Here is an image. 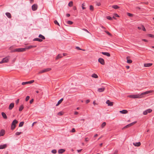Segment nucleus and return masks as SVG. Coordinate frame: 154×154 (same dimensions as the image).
<instances>
[{
	"label": "nucleus",
	"instance_id": "61",
	"mask_svg": "<svg viewBox=\"0 0 154 154\" xmlns=\"http://www.w3.org/2000/svg\"><path fill=\"white\" fill-rule=\"evenodd\" d=\"M130 126L129 125V124L127 125H126V126H125V127H124V128H127L128 127H129Z\"/></svg>",
	"mask_w": 154,
	"mask_h": 154
},
{
	"label": "nucleus",
	"instance_id": "49",
	"mask_svg": "<svg viewBox=\"0 0 154 154\" xmlns=\"http://www.w3.org/2000/svg\"><path fill=\"white\" fill-rule=\"evenodd\" d=\"M29 99V96H27L26 97V101H27Z\"/></svg>",
	"mask_w": 154,
	"mask_h": 154
},
{
	"label": "nucleus",
	"instance_id": "25",
	"mask_svg": "<svg viewBox=\"0 0 154 154\" xmlns=\"http://www.w3.org/2000/svg\"><path fill=\"white\" fill-rule=\"evenodd\" d=\"M38 37L40 39H42V40L45 39V36L42 34H39L38 35Z\"/></svg>",
	"mask_w": 154,
	"mask_h": 154
},
{
	"label": "nucleus",
	"instance_id": "64",
	"mask_svg": "<svg viewBox=\"0 0 154 154\" xmlns=\"http://www.w3.org/2000/svg\"><path fill=\"white\" fill-rule=\"evenodd\" d=\"M101 27L102 28V29H106V28L104 27L103 26H101Z\"/></svg>",
	"mask_w": 154,
	"mask_h": 154
},
{
	"label": "nucleus",
	"instance_id": "51",
	"mask_svg": "<svg viewBox=\"0 0 154 154\" xmlns=\"http://www.w3.org/2000/svg\"><path fill=\"white\" fill-rule=\"evenodd\" d=\"M19 99H17L16 100V104H17L18 103H19Z\"/></svg>",
	"mask_w": 154,
	"mask_h": 154
},
{
	"label": "nucleus",
	"instance_id": "38",
	"mask_svg": "<svg viewBox=\"0 0 154 154\" xmlns=\"http://www.w3.org/2000/svg\"><path fill=\"white\" fill-rule=\"evenodd\" d=\"M148 36L151 38H154V35L152 34H148Z\"/></svg>",
	"mask_w": 154,
	"mask_h": 154
},
{
	"label": "nucleus",
	"instance_id": "35",
	"mask_svg": "<svg viewBox=\"0 0 154 154\" xmlns=\"http://www.w3.org/2000/svg\"><path fill=\"white\" fill-rule=\"evenodd\" d=\"M54 23L55 24L57 25L60 26V24H59V23H58V22H57V20H55L54 21Z\"/></svg>",
	"mask_w": 154,
	"mask_h": 154
},
{
	"label": "nucleus",
	"instance_id": "8",
	"mask_svg": "<svg viewBox=\"0 0 154 154\" xmlns=\"http://www.w3.org/2000/svg\"><path fill=\"white\" fill-rule=\"evenodd\" d=\"M108 106H112L113 105V102H110L109 100H107L106 102Z\"/></svg>",
	"mask_w": 154,
	"mask_h": 154
},
{
	"label": "nucleus",
	"instance_id": "6",
	"mask_svg": "<svg viewBox=\"0 0 154 154\" xmlns=\"http://www.w3.org/2000/svg\"><path fill=\"white\" fill-rule=\"evenodd\" d=\"M38 6L36 4H34L32 6V9L33 11H35L37 10Z\"/></svg>",
	"mask_w": 154,
	"mask_h": 154
},
{
	"label": "nucleus",
	"instance_id": "62",
	"mask_svg": "<svg viewBox=\"0 0 154 154\" xmlns=\"http://www.w3.org/2000/svg\"><path fill=\"white\" fill-rule=\"evenodd\" d=\"M136 123V122H133L131 123V125H133L134 124Z\"/></svg>",
	"mask_w": 154,
	"mask_h": 154
},
{
	"label": "nucleus",
	"instance_id": "24",
	"mask_svg": "<svg viewBox=\"0 0 154 154\" xmlns=\"http://www.w3.org/2000/svg\"><path fill=\"white\" fill-rule=\"evenodd\" d=\"M2 117L4 119H6L7 118V116L5 113L4 112H2Z\"/></svg>",
	"mask_w": 154,
	"mask_h": 154
},
{
	"label": "nucleus",
	"instance_id": "50",
	"mask_svg": "<svg viewBox=\"0 0 154 154\" xmlns=\"http://www.w3.org/2000/svg\"><path fill=\"white\" fill-rule=\"evenodd\" d=\"M82 30H83L87 32L88 33H91L90 32H89V31L86 29H82Z\"/></svg>",
	"mask_w": 154,
	"mask_h": 154
},
{
	"label": "nucleus",
	"instance_id": "44",
	"mask_svg": "<svg viewBox=\"0 0 154 154\" xmlns=\"http://www.w3.org/2000/svg\"><path fill=\"white\" fill-rule=\"evenodd\" d=\"M63 114V113L62 112H60L58 113V115L60 116H61Z\"/></svg>",
	"mask_w": 154,
	"mask_h": 154
},
{
	"label": "nucleus",
	"instance_id": "2",
	"mask_svg": "<svg viewBox=\"0 0 154 154\" xmlns=\"http://www.w3.org/2000/svg\"><path fill=\"white\" fill-rule=\"evenodd\" d=\"M18 122V121L16 119H14L11 125V130H13L15 128L16 126V124H17Z\"/></svg>",
	"mask_w": 154,
	"mask_h": 154
},
{
	"label": "nucleus",
	"instance_id": "11",
	"mask_svg": "<svg viewBox=\"0 0 154 154\" xmlns=\"http://www.w3.org/2000/svg\"><path fill=\"white\" fill-rule=\"evenodd\" d=\"M65 151V149H59L58 150V153L59 154H62Z\"/></svg>",
	"mask_w": 154,
	"mask_h": 154
},
{
	"label": "nucleus",
	"instance_id": "31",
	"mask_svg": "<svg viewBox=\"0 0 154 154\" xmlns=\"http://www.w3.org/2000/svg\"><path fill=\"white\" fill-rule=\"evenodd\" d=\"M66 23L69 25H71L73 23V22L71 21L68 20L66 22Z\"/></svg>",
	"mask_w": 154,
	"mask_h": 154
},
{
	"label": "nucleus",
	"instance_id": "9",
	"mask_svg": "<svg viewBox=\"0 0 154 154\" xmlns=\"http://www.w3.org/2000/svg\"><path fill=\"white\" fill-rule=\"evenodd\" d=\"M98 62L102 65H104L105 64L104 60L103 58H99L98 59Z\"/></svg>",
	"mask_w": 154,
	"mask_h": 154
},
{
	"label": "nucleus",
	"instance_id": "52",
	"mask_svg": "<svg viewBox=\"0 0 154 154\" xmlns=\"http://www.w3.org/2000/svg\"><path fill=\"white\" fill-rule=\"evenodd\" d=\"M34 99H32L29 102V103H30L31 104L32 103V102H33Z\"/></svg>",
	"mask_w": 154,
	"mask_h": 154
},
{
	"label": "nucleus",
	"instance_id": "1",
	"mask_svg": "<svg viewBox=\"0 0 154 154\" xmlns=\"http://www.w3.org/2000/svg\"><path fill=\"white\" fill-rule=\"evenodd\" d=\"M128 97L132 98H141V95L140 94H131L130 95L128 96Z\"/></svg>",
	"mask_w": 154,
	"mask_h": 154
},
{
	"label": "nucleus",
	"instance_id": "13",
	"mask_svg": "<svg viewBox=\"0 0 154 154\" xmlns=\"http://www.w3.org/2000/svg\"><path fill=\"white\" fill-rule=\"evenodd\" d=\"M14 103H11L10 104L9 107V109L10 110L11 109L14 107Z\"/></svg>",
	"mask_w": 154,
	"mask_h": 154
},
{
	"label": "nucleus",
	"instance_id": "40",
	"mask_svg": "<svg viewBox=\"0 0 154 154\" xmlns=\"http://www.w3.org/2000/svg\"><path fill=\"white\" fill-rule=\"evenodd\" d=\"M104 32L109 36H111V34L108 31H105Z\"/></svg>",
	"mask_w": 154,
	"mask_h": 154
},
{
	"label": "nucleus",
	"instance_id": "48",
	"mask_svg": "<svg viewBox=\"0 0 154 154\" xmlns=\"http://www.w3.org/2000/svg\"><path fill=\"white\" fill-rule=\"evenodd\" d=\"M75 131V129L74 128H72L71 131V132H72V133H73V132H74Z\"/></svg>",
	"mask_w": 154,
	"mask_h": 154
},
{
	"label": "nucleus",
	"instance_id": "46",
	"mask_svg": "<svg viewBox=\"0 0 154 154\" xmlns=\"http://www.w3.org/2000/svg\"><path fill=\"white\" fill-rule=\"evenodd\" d=\"M21 133V132H17L15 133V135H19Z\"/></svg>",
	"mask_w": 154,
	"mask_h": 154
},
{
	"label": "nucleus",
	"instance_id": "42",
	"mask_svg": "<svg viewBox=\"0 0 154 154\" xmlns=\"http://www.w3.org/2000/svg\"><path fill=\"white\" fill-rule=\"evenodd\" d=\"M85 6V3H84L82 4V8L83 10L85 9V8L84 7Z\"/></svg>",
	"mask_w": 154,
	"mask_h": 154
},
{
	"label": "nucleus",
	"instance_id": "7",
	"mask_svg": "<svg viewBox=\"0 0 154 154\" xmlns=\"http://www.w3.org/2000/svg\"><path fill=\"white\" fill-rule=\"evenodd\" d=\"M34 81L33 80H32L28 82H23L22 83V84L23 85L28 84H31L33 83L34 82Z\"/></svg>",
	"mask_w": 154,
	"mask_h": 154
},
{
	"label": "nucleus",
	"instance_id": "53",
	"mask_svg": "<svg viewBox=\"0 0 154 154\" xmlns=\"http://www.w3.org/2000/svg\"><path fill=\"white\" fill-rule=\"evenodd\" d=\"M76 48L78 50H82L79 47H76Z\"/></svg>",
	"mask_w": 154,
	"mask_h": 154
},
{
	"label": "nucleus",
	"instance_id": "57",
	"mask_svg": "<svg viewBox=\"0 0 154 154\" xmlns=\"http://www.w3.org/2000/svg\"><path fill=\"white\" fill-rule=\"evenodd\" d=\"M4 60H2L0 62V64L2 63H4Z\"/></svg>",
	"mask_w": 154,
	"mask_h": 154
},
{
	"label": "nucleus",
	"instance_id": "29",
	"mask_svg": "<svg viewBox=\"0 0 154 154\" xmlns=\"http://www.w3.org/2000/svg\"><path fill=\"white\" fill-rule=\"evenodd\" d=\"M112 7L115 9H118L119 8V7L117 5H115L112 6Z\"/></svg>",
	"mask_w": 154,
	"mask_h": 154
},
{
	"label": "nucleus",
	"instance_id": "10",
	"mask_svg": "<svg viewBox=\"0 0 154 154\" xmlns=\"http://www.w3.org/2000/svg\"><path fill=\"white\" fill-rule=\"evenodd\" d=\"M151 92H152V91H146V92L141 93V94H140V95H141V97H142V96L144 95L145 94H148L149 93H150Z\"/></svg>",
	"mask_w": 154,
	"mask_h": 154
},
{
	"label": "nucleus",
	"instance_id": "54",
	"mask_svg": "<svg viewBox=\"0 0 154 154\" xmlns=\"http://www.w3.org/2000/svg\"><path fill=\"white\" fill-rule=\"evenodd\" d=\"M90 100H86V103H89L90 102Z\"/></svg>",
	"mask_w": 154,
	"mask_h": 154
},
{
	"label": "nucleus",
	"instance_id": "60",
	"mask_svg": "<svg viewBox=\"0 0 154 154\" xmlns=\"http://www.w3.org/2000/svg\"><path fill=\"white\" fill-rule=\"evenodd\" d=\"M66 16L68 17H69L70 16V14H66Z\"/></svg>",
	"mask_w": 154,
	"mask_h": 154
},
{
	"label": "nucleus",
	"instance_id": "3",
	"mask_svg": "<svg viewBox=\"0 0 154 154\" xmlns=\"http://www.w3.org/2000/svg\"><path fill=\"white\" fill-rule=\"evenodd\" d=\"M25 51H26V48H16V49H14L13 51V52H20Z\"/></svg>",
	"mask_w": 154,
	"mask_h": 154
},
{
	"label": "nucleus",
	"instance_id": "26",
	"mask_svg": "<svg viewBox=\"0 0 154 154\" xmlns=\"http://www.w3.org/2000/svg\"><path fill=\"white\" fill-rule=\"evenodd\" d=\"M63 57V56L62 54H59L57 56V57H56V60L58 59L59 58H60Z\"/></svg>",
	"mask_w": 154,
	"mask_h": 154
},
{
	"label": "nucleus",
	"instance_id": "37",
	"mask_svg": "<svg viewBox=\"0 0 154 154\" xmlns=\"http://www.w3.org/2000/svg\"><path fill=\"white\" fill-rule=\"evenodd\" d=\"M57 152V150L55 149L52 150L51 151V152L53 154H56Z\"/></svg>",
	"mask_w": 154,
	"mask_h": 154
},
{
	"label": "nucleus",
	"instance_id": "21",
	"mask_svg": "<svg viewBox=\"0 0 154 154\" xmlns=\"http://www.w3.org/2000/svg\"><path fill=\"white\" fill-rule=\"evenodd\" d=\"M33 41H37L41 42L42 41V39L38 38H35L33 39Z\"/></svg>",
	"mask_w": 154,
	"mask_h": 154
},
{
	"label": "nucleus",
	"instance_id": "23",
	"mask_svg": "<svg viewBox=\"0 0 154 154\" xmlns=\"http://www.w3.org/2000/svg\"><path fill=\"white\" fill-rule=\"evenodd\" d=\"M63 100V98H62L60 100H59L58 101L57 104H56V106H57L59 105L61 103V102H62V101Z\"/></svg>",
	"mask_w": 154,
	"mask_h": 154
},
{
	"label": "nucleus",
	"instance_id": "34",
	"mask_svg": "<svg viewBox=\"0 0 154 154\" xmlns=\"http://www.w3.org/2000/svg\"><path fill=\"white\" fill-rule=\"evenodd\" d=\"M106 123L105 122H103L101 125V127L102 128H103L106 125Z\"/></svg>",
	"mask_w": 154,
	"mask_h": 154
},
{
	"label": "nucleus",
	"instance_id": "15",
	"mask_svg": "<svg viewBox=\"0 0 154 154\" xmlns=\"http://www.w3.org/2000/svg\"><path fill=\"white\" fill-rule=\"evenodd\" d=\"M5 134V131L3 129L1 130L0 132V136H2L4 135Z\"/></svg>",
	"mask_w": 154,
	"mask_h": 154
},
{
	"label": "nucleus",
	"instance_id": "5",
	"mask_svg": "<svg viewBox=\"0 0 154 154\" xmlns=\"http://www.w3.org/2000/svg\"><path fill=\"white\" fill-rule=\"evenodd\" d=\"M152 111V109H149L144 111L143 112V114L144 115H147L148 113H150Z\"/></svg>",
	"mask_w": 154,
	"mask_h": 154
},
{
	"label": "nucleus",
	"instance_id": "14",
	"mask_svg": "<svg viewBox=\"0 0 154 154\" xmlns=\"http://www.w3.org/2000/svg\"><path fill=\"white\" fill-rule=\"evenodd\" d=\"M101 53L107 56L108 57H110V54L108 52H102Z\"/></svg>",
	"mask_w": 154,
	"mask_h": 154
},
{
	"label": "nucleus",
	"instance_id": "47",
	"mask_svg": "<svg viewBox=\"0 0 154 154\" xmlns=\"http://www.w3.org/2000/svg\"><path fill=\"white\" fill-rule=\"evenodd\" d=\"M142 29L143 31H146V29L145 28L144 26L143 25L142 26Z\"/></svg>",
	"mask_w": 154,
	"mask_h": 154
},
{
	"label": "nucleus",
	"instance_id": "33",
	"mask_svg": "<svg viewBox=\"0 0 154 154\" xmlns=\"http://www.w3.org/2000/svg\"><path fill=\"white\" fill-rule=\"evenodd\" d=\"M73 5V2L72 1H70L69 2L68 4V6L69 7H71Z\"/></svg>",
	"mask_w": 154,
	"mask_h": 154
},
{
	"label": "nucleus",
	"instance_id": "22",
	"mask_svg": "<svg viewBox=\"0 0 154 154\" xmlns=\"http://www.w3.org/2000/svg\"><path fill=\"white\" fill-rule=\"evenodd\" d=\"M5 15L9 18H11V14L9 12H6L5 13Z\"/></svg>",
	"mask_w": 154,
	"mask_h": 154
},
{
	"label": "nucleus",
	"instance_id": "55",
	"mask_svg": "<svg viewBox=\"0 0 154 154\" xmlns=\"http://www.w3.org/2000/svg\"><path fill=\"white\" fill-rule=\"evenodd\" d=\"M101 4L100 3V2H97V4H96V5H97L98 6H99Z\"/></svg>",
	"mask_w": 154,
	"mask_h": 154
},
{
	"label": "nucleus",
	"instance_id": "39",
	"mask_svg": "<svg viewBox=\"0 0 154 154\" xmlns=\"http://www.w3.org/2000/svg\"><path fill=\"white\" fill-rule=\"evenodd\" d=\"M106 18L107 19L110 20H112V18L111 17L109 16H107Z\"/></svg>",
	"mask_w": 154,
	"mask_h": 154
},
{
	"label": "nucleus",
	"instance_id": "16",
	"mask_svg": "<svg viewBox=\"0 0 154 154\" xmlns=\"http://www.w3.org/2000/svg\"><path fill=\"white\" fill-rule=\"evenodd\" d=\"M119 112L122 114H125L127 113L128 112V111L127 110L123 109L122 110L120 111Z\"/></svg>",
	"mask_w": 154,
	"mask_h": 154
},
{
	"label": "nucleus",
	"instance_id": "20",
	"mask_svg": "<svg viewBox=\"0 0 154 154\" xmlns=\"http://www.w3.org/2000/svg\"><path fill=\"white\" fill-rule=\"evenodd\" d=\"M36 46H32V45H29V46H27L25 48H26V49H31L32 48L35 47Z\"/></svg>",
	"mask_w": 154,
	"mask_h": 154
},
{
	"label": "nucleus",
	"instance_id": "19",
	"mask_svg": "<svg viewBox=\"0 0 154 154\" xmlns=\"http://www.w3.org/2000/svg\"><path fill=\"white\" fill-rule=\"evenodd\" d=\"M105 89V88L104 87L100 88H99L98 89V91L100 92H102L104 91Z\"/></svg>",
	"mask_w": 154,
	"mask_h": 154
},
{
	"label": "nucleus",
	"instance_id": "63",
	"mask_svg": "<svg viewBox=\"0 0 154 154\" xmlns=\"http://www.w3.org/2000/svg\"><path fill=\"white\" fill-rule=\"evenodd\" d=\"M78 114V112H74V114L75 115H77Z\"/></svg>",
	"mask_w": 154,
	"mask_h": 154
},
{
	"label": "nucleus",
	"instance_id": "28",
	"mask_svg": "<svg viewBox=\"0 0 154 154\" xmlns=\"http://www.w3.org/2000/svg\"><path fill=\"white\" fill-rule=\"evenodd\" d=\"M91 76L92 77L95 78H97L98 77V75L95 73L91 75Z\"/></svg>",
	"mask_w": 154,
	"mask_h": 154
},
{
	"label": "nucleus",
	"instance_id": "45",
	"mask_svg": "<svg viewBox=\"0 0 154 154\" xmlns=\"http://www.w3.org/2000/svg\"><path fill=\"white\" fill-rule=\"evenodd\" d=\"M118 152V151L117 149H116L115 150L113 154H117Z\"/></svg>",
	"mask_w": 154,
	"mask_h": 154
},
{
	"label": "nucleus",
	"instance_id": "30",
	"mask_svg": "<svg viewBox=\"0 0 154 154\" xmlns=\"http://www.w3.org/2000/svg\"><path fill=\"white\" fill-rule=\"evenodd\" d=\"M24 107L23 105H21L19 107V110L20 111H21L23 109Z\"/></svg>",
	"mask_w": 154,
	"mask_h": 154
},
{
	"label": "nucleus",
	"instance_id": "17",
	"mask_svg": "<svg viewBox=\"0 0 154 154\" xmlns=\"http://www.w3.org/2000/svg\"><path fill=\"white\" fill-rule=\"evenodd\" d=\"M152 65L151 63H146L144 64V66L146 67H148L151 66Z\"/></svg>",
	"mask_w": 154,
	"mask_h": 154
},
{
	"label": "nucleus",
	"instance_id": "58",
	"mask_svg": "<svg viewBox=\"0 0 154 154\" xmlns=\"http://www.w3.org/2000/svg\"><path fill=\"white\" fill-rule=\"evenodd\" d=\"M63 56H65L67 55V54L66 53H64L63 54Z\"/></svg>",
	"mask_w": 154,
	"mask_h": 154
},
{
	"label": "nucleus",
	"instance_id": "59",
	"mask_svg": "<svg viewBox=\"0 0 154 154\" xmlns=\"http://www.w3.org/2000/svg\"><path fill=\"white\" fill-rule=\"evenodd\" d=\"M142 40L143 41H144V42H148V40L146 39H143Z\"/></svg>",
	"mask_w": 154,
	"mask_h": 154
},
{
	"label": "nucleus",
	"instance_id": "56",
	"mask_svg": "<svg viewBox=\"0 0 154 154\" xmlns=\"http://www.w3.org/2000/svg\"><path fill=\"white\" fill-rule=\"evenodd\" d=\"M114 16L116 17H119V15L116 14H114Z\"/></svg>",
	"mask_w": 154,
	"mask_h": 154
},
{
	"label": "nucleus",
	"instance_id": "32",
	"mask_svg": "<svg viewBox=\"0 0 154 154\" xmlns=\"http://www.w3.org/2000/svg\"><path fill=\"white\" fill-rule=\"evenodd\" d=\"M24 123V122H20L19 125V127H21L23 126Z\"/></svg>",
	"mask_w": 154,
	"mask_h": 154
},
{
	"label": "nucleus",
	"instance_id": "18",
	"mask_svg": "<svg viewBox=\"0 0 154 154\" xmlns=\"http://www.w3.org/2000/svg\"><path fill=\"white\" fill-rule=\"evenodd\" d=\"M7 147V145L5 144L0 145V149H3Z\"/></svg>",
	"mask_w": 154,
	"mask_h": 154
},
{
	"label": "nucleus",
	"instance_id": "36",
	"mask_svg": "<svg viewBox=\"0 0 154 154\" xmlns=\"http://www.w3.org/2000/svg\"><path fill=\"white\" fill-rule=\"evenodd\" d=\"M2 60H4V63H7L9 61V60L6 58H4Z\"/></svg>",
	"mask_w": 154,
	"mask_h": 154
},
{
	"label": "nucleus",
	"instance_id": "12",
	"mask_svg": "<svg viewBox=\"0 0 154 154\" xmlns=\"http://www.w3.org/2000/svg\"><path fill=\"white\" fill-rule=\"evenodd\" d=\"M133 144L135 146H139L140 145L141 143L140 142H136V143H133Z\"/></svg>",
	"mask_w": 154,
	"mask_h": 154
},
{
	"label": "nucleus",
	"instance_id": "43",
	"mask_svg": "<svg viewBox=\"0 0 154 154\" xmlns=\"http://www.w3.org/2000/svg\"><path fill=\"white\" fill-rule=\"evenodd\" d=\"M127 15L128 16H129V17H132L133 16V14H131V13H127Z\"/></svg>",
	"mask_w": 154,
	"mask_h": 154
},
{
	"label": "nucleus",
	"instance_id": "27",
	"mask_svg": "<svg viewBox=\"0 0 154 154\" xmlns=\"http://www.w3.org/2000/svg\"><path fill=\"white\" fill-rule=\"evenodd\" d=\"M126 59H127V63H131L132 61L131 60H129L128 59V57H126Z\"/></svg>",
	"mask_w": 154,
	"mask_h": 154
},
{
	"label": "nucleus",
	"instance_id": "4",
	"mask_svg": "<svg viewBox=\"0 0 154 154\" xmlns=\"http://www.w3.org/2000/svg\"><path fill=\"white\" fill-rule=\"evenodd\" d=\"M51 68H47L46 69H42V70H41L39 72V73H44V72L49 71L51 70Z\"/></svg>",
	"mask_w": 154,
	"mask_h": 154
},
{
	"label": "nucleus",
	"instance_id": "41",
	"mask_svg": "<svg viewBox=\"0 0 154 154\" xmlns=\"http://www.w3.org/2000/svg\"><path fill=\"white\" fill-rule=\"evenodd\" d=\"M90 9L91 11H93L94 10V7L92 5H91L90 6Z\"/></svg>",
	"mask_w": 154,
	"mask_h": 154
}]
</instances>
